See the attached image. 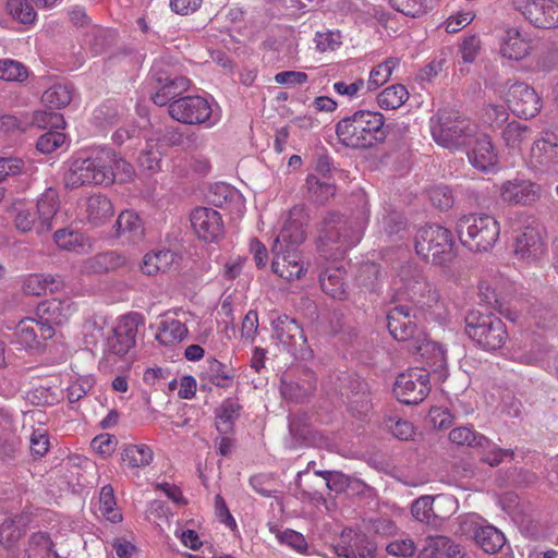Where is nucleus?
<instances>
[{"label": "nucleus", "mask_w": 558, "mask_h": 558, "mask_svg": "<svg viewBox=\"0 0 558 558\" xmlns=\"http://www.w3.org/2000/svg\"><path fill=\"white\" fill-rule=\"evenodd\" d=\"M426 1L427 0H388L392 9L413 17L425 13Z\"/></svg>", "instance_id": "69168bd1"}, {"label": "nucleus", "mask_w": 558, "mask_h": 558, "mask_svg": "<svg viewBox=\"0 0 558 558\" xmlns=\"http://www.w3.org/2000/svg\"><path fill=\"white\" fill-rule=\"evenodd\" d=\"M468 157L473 167L486 172L496 169L499 158L493 142H474Z\"/></svg>", "instance_id": "c756f323"}, {"label": "nucleus", "mask_w": 558, "mask_h": 558, "mask_svg": "<svg viewBox=\"0 0 558 558\" xmlns=\"http://www.w3.org/2000/svg\"><path fill=\"white\" fill-rule=\"evenodd\" d=\"M168 112L172 119L185 124H205L209 128L219 120L211 105L202 96L179 97L169 104Z\"/></svg>", "instance_id": "6e6552de"}, {"label": "nucleus", "mask_w": 558, "mask_h": 558, "mask_svg": "<svg viewBox=\"0 0 558 558\" xmlns=\"http://www.w3.org/2000/svg\"><path fill=\"white\" fill-rule=\"evenodd\" d=\"M410 352L418 354L430 371H442L447 365L446 350L436 341L427 339L426 335L421 338Z\"/></svg>", "instance_id": "393cba45"}, {"label": "nucleus", "mask_w": 558, "mask_h": 558, "mask_svg": "<svg viewBox=\"0 0 558 558\" xmlns=\"http://www.w3.org/2000/svg\"><path fill=\"white\" fill-rule=\"evenodd\" d=\"M532 39L515 27L508 28L500 41L499 52L502 58L521 61L532 52Z\"/></svg>", "instance_id": "4be33fe9"}, {"label": "nucleus", "mask_w": 558, "mask_h": 558, "mask_svg": "<svg viewBox=\"0 0 558 558\" xmlns=\"http://www.w3.org/2000/svg\"><path fill=\"white\" fill-rule=\"evenodd\" d=\"M23 558H59V555L50 535L38 531L28 536Z\"/></svg>", "instance_id": "c85d7f7f"}, {"label": "nucleus", "mask_w": 558, "mask_h": 558, "mask_svg": "<svg viewBox=\"0 0 558 558\" xmlns=\"http://www.w3.org/2000/svg\"><path fill=\"white\" fill-rule=\"evenodd\" d=\"M387 327L390 335L400 342H407V349L421 341L425 335L416 323V315L408 304H398L387 313Z\"/></svg>", "instance_id": "1a4fd4ad"}, {"label": "nucleus", "mask_w": 558, "mask_h": 558, "mask_svg": "<svg viewBox=\"0 0 558 558\" xmlns=\"http://www.w3.org/2000/svg\"><path fill=\"white\" fill-rule=\"evenodd\" d=\"M60 201L59 193L53 187H48L39 196L36 204V214L38 216V223L36 233L38 235L48 233L53 227V219L59 211Z\"/></svg>", "instance_id": "5701e85b"}, {"label": "nucleus", "mask_w": 558, "mask_h": 558, "mask_svg": "<svg viewBox=\"0 0 558 558\" xmlns=\"http://www.w3.org/2000/svg\"><path fill=\"white\" fill-rule=\"evenodd\" d=\"M363 223V221H353L337 213L328 214L323 220L318 236L319 255L326 260L341 258L348 250L361 241Z\"/></svg>", "instance_id": "7ed1b4c3"}, {"label": "nucleus", "mask_w": 558, "mask_h": 558, "mask_svg": "<svg viewBox=\"0 0 558 558\" xmlns=\"http://www.w3.org/2000/svg\"><path fill=\"white\" fill-rule=\"evenodd\" d=\"M430 390L429 371L427 368H410L401 373L395 383L393 393L404 404L422 402Z\"/></svg>", "instance_id": "9d476101"}, {"label": "nucleus", "mask_w": 558, "mask_h": 558, "mask_svg": "<svg viewBox=\"0 0 558 558\" xmlns=\"http://www.w3.org/2000/svg\"><path fill=\"white\" fill-rule=\"evenodd\" d=\"M53 240L64 251L83 252L85 248V236L78 231L59 229L54 232Z\"/></svg>", "instance_id": "de8ad7c7"}, {"label": "nucleus", "mask_w": 558, "mask_h": 558, "mask_svg": "<svg viewBox=\"0 0 558 558\" xmlns=\"http://www.w3.org/2000/svg\"><path fill=\"white\" fill-rule=\"evenodd\" d=\"M16 336L21 344L32 347L37 341L36 319L26 318L21 320Z\"/></svg>", "instance_id": "774afa93"}, {"label": "nucleus", "mask_w": 558, "mask_h": 558, "mask_svg": "<svg viewBox=\"0 0 558 558\" xmlns=\"http://www.w3.org/2000/svg\"><path fill=\"white\" fill-rule=\"evenodd\" d=\"M478 439L482 441L477 448L482 453L481 460L490 466H497L505 458H512L514 454L511 449H501L487 437H480Z\"/></svg>", "instance_id": "a18cd8bd"}, {"label": "nucleus", "mask_w": 558, "mask_h": 558, "mask_svg": "<svg viewBox=\"0 0 558 558\" xmlns=\"http://www.w3.org/2000/svg\"><path fill=\"white\" fill-rule=\"evenodd\" d=\"M27 123L14 114L0 117V136H19L25 132Z\"/></svg>", "instance_id": "0e129e2a"}, {"label": "nucleus", "mask_w": 558, "mask_h": 558, "mask_svg": "<svg viewBox=\"0 0 558 558\" xmlns=\"http://www.w3.org/2000/svg\"><path fill=\"white\" fill-rule=\"evenodd\" d=\"M385 427L398 439L409 440L414 435V426L411 422L400 417H388L384 422Z\"/></svg>", "instance_id": "680f3d73"}, {"label": "nucleus", "mask_w": 558, "mask_h": 558, "mask_svg": "<svg viewBox=\"0 0 558 558\" xmlns=\"http://www.w3.org/2000/svg\"><path fill=\"white\" fill-rule=\"evenodd\" d=\"M530 158L534 166L558 170V142H533Z\"/></svg>", "instance_id": "7c9ffc66"}, {"label": "nucleus", "mask_w": 558, "mask_h": 558, "mask_svg": "<svg viewBox=\"0 0 558 558\" xmlns=\"http://www.w3.org/2000/svg\"><path fill=\"white\" fill-rule=\"evenodd\" d=\"M208 373L210 383L219 388H229L233 384L234 375L216 359L208 361Z\"/></svg>", "instance_id": "6e6d98bb"}, {"label": "nucleus", "mask_w": 558, "mask_h": 558, "mask_svg": "<svg viewBox=\"0 0 558 558\" xmlns=\"http://www.w3.org/2000/svg\"><path fill=\"white\" fill-rule=\"evenodd\" d=\"M305 240L302 223L296 220L288 221L277 235L272 246V271L279 277L291 281L300 279L307 267L299 246Z\"/></svg>", "instance_id": "f257e3e1"}, {"label": "nucleus", "mask_w": 558, "mask_h": 558, "mask_svg": "<svg viewBox=\"0 0 558 558\" xmlns=\"http://www.w3.org/2000/svg\"><path fill=\"white\" fill-rule=\"evenodd\" d=\"M433 140H458L475 135L476 124L470 119L450 112H438L429 120Z\"/></svg>", "instance_id": "ddd939ff"}, {"label": "nucleus", "mask_w": 558, "mask_h": 558, "mask_svg": "<svg viewBox=\"0 0 558 558\" xmlns=\"http://www.w3.org/2000/svg\"><path fill=\"white\" fill-rule=\"evenodd\" d=\"M61 282L52 276L39 274L29 275L23 282V291L28 295L39 296L46 294L47 291L53 292L58 290Z\"/></svg>", "instance_id": "a19ab883"}, {"label": "nucleus", "mask_w": 558, "mask_h": 558, "mask_svg": "<svg viewBox=\"0 0 558 558\" xmlns=\"http://www.w3.org/2000/svg\"><path fill=\"white\" fill-rule=\"evenodd\" d=\"M113 205L105 195L94 194L86 201V217L94 226L104 225L113 216Z\"/></svg>", "instance_id": "473e14b6"}, {"label": "nucleus", "mask_w": 558, "mask_h": 558, "mask_svg": "<svg viewBox=\"0 0 558 558\" xmlns=\"http://www.w3.org/2000/svg\"><path fill=\"white\" fill-rule=\"evenodd\" d=\"M32 123L34 126L46 131L39 135L38 140H59L60 137H65L63 133L65 121L61 113L36 111Z\"/></svg>", "instance_id": "bb28decb"}, {"label": "nucleus", "mask_w": 558, "mask_h": 558, "mask_svg": "<svg viewBox=\"0 0 558 558\" xmlns=\"http://www.w3.org/2000/svg\"><path fill=\"white\" fill-rule=\"evenodd\" d=\"M154 452L151 448L145 444L129 445L124 448L122 460L130 468H144L153 461Z\"/></svg>", "instance_id": "37998d69"}, {"label": "nucleus", "mask_w": 558, "mask_h": 558, "mask_svg": "<svg viewBox=\"0 0 558 558\" xmlns=\"http://www.w3.org/2000/svg\"><path fill=\"white\" fill-rule=\"evenodd\" d=\"M129 257L118 251H105L85 258L80 265L82 275H102L128 265Z\"/></svg>", "instance_id": "aec40b11"}, {"label": "nucleus", "mask_w": 558, "mask_h": 558, "mask_svg": "<svg viewBox=\"0 0 558 558\" xmlns=\"http://www.w3.org/2000/svg\"><path fill=\"white\" fill-rule=\"evenodd\" d=\"M14 227L22 233L36 231L38 216L33 208L19 207L15 209Z\"/></svg>", "instance_id": "052dcab7"}, {"label": "nucleus", "mask_w": 558, "mask_h": 558, "mask_svg": "<svg viewBox=\"0 0 558 558\" xmlns=\"http://www.w3.org/2000/svg\"><path fill=\"white\" fill-rule=\"evenodd\" d=\"M242 410L238 400L228 398L216 409V428L221 435H228L233 432L234 423L240 416Z\"/></svg>", "instance_id": "72a5a7b5"}, {"label": "nucleus", "mask_w": 558, "mask_h": 558, "mask_svg": "<svg viewBox=\"0 0 558 558\" xmlns=\"http://www.w3.org/2000/svg\"><path fill=\"white\" fill-rule=\"evenodd\" d=\"M322 290L332 299L345 296L344 270L341 267H328L319 275Z\"/></svg>", "instance_id": "c9c22d12"}, {"label": "nucleus", "mask_w": 558, "mask_h": 558, "mask_svg": "<svg viewBox=\"0 0 558 558\" xmlns=\"http://www.w3.org/2000/svg\"><path fill=\"white\" fill-rule=\"evenodd\" d=\"M409 99L408 89L401 84H395L385 88L377 97L378 105L385 110L400 108Z\"/></svg>", "instance_id": "79ce46f5"}, {"label": "nucleus", "mask_w": 558, "mask_h": 558, "mask_svg": "<svg viewBox=\"0 0 558 558\" xmlns=\"http://www.w3.org/2000/svg\"><path fill=\"white\" fill-rule=\"evenodd\" d=\"M177 262V254L171 250H159L147 253L141 266L142 271L147 276H156L159 272H166Z\"/></svg>", "instance_id": "2f4dec72"}, {"label": "nucleus", "mask_w": 558, "mask_h": 558, "mask_svg": "<svg viewBox=\"0 0 558 558\" xmlns=\"http://www.w3.org/2000/svg\"><path fill=\"white\" fill-rule=\"evenodd\" d=\"M316 48L320 52L333 51L341 45V35L339 32H318L315 35Z\"/></svg>", "instance_id": "338daca9"}, {"label": "nucleus", "mask_w": 558, "mask_h": 558, "mask_svg": "<svg viewBox=\"0 0 558 558\" xmlns=\"http://www.w3.org/2000/svg\"><path fill=\"white\" fill-rule=\"evenodd\" d=\"M160 161L161 153L157 145H147L137 158L141 168L153 172L160 169Z\"/></svg>", "instance_id": "e2e57ef3"}, {"label": "nucleus", "mask_w": 558, "mask_h": 558, "mask_svg": "<svg viewBox=\"0 0 558 558\" xmlns=\"http://www.w3.org/2000/svg\"><path fill=\"white\" fill-rule=\"evenodd\" d=\"M434 498L433 515L436 519V525L449 519L458 509V501L452 495L440 494Z\"/></svg>", "instance_id": "3c124183"}, {"label": "nucleus", "mask_w": 558, "mask_h": 558, "mask_svg": "<svg viewBox=\"0 0 558 558\" xmlns=\"http://www.w3.org/2000/svg\"><path fill=\"white\" fill-rule=\"evenodd\" d=\"M514 253L521 258H537L544 253V242L538 230L526 227L515 240Z\"/></svg>", "instance_id": "cd10ccee"}, {"label": "nucleus", "mask_w": 558, "mask_h": 558, "mask_svg": "<svg viewBox=\"0 0 558 558\" xmlns=\"http://www.w3.org/2000/svg\"><path fill=\"white\" fill-rule=\"evenodd\" d=\"M7 9L14 20L23 24L33 23L36 16L34 8L27 0H10Z\"/></svg>", "instance_id": "4d7b16f0"}, {"label": "nucleus", "mask_w": 558, "mask_h": 558, "mask_svg": "<svg viewBox=\"0 0 558 558\" xmlns=\"http://www.w3.org/2000/svg\"><path fill=\"white\" fill-rule=\"evenodd\" d=\"M73 98V88L68 84H54L46 89L41 96L45 106L61 109L66 107Z\"/></svg>", "instance_id": "ea45409f"}, {"label": "nucleus", "mask_w": 558, "mask_h": 558, "mask_svg": "<svg viewBox=\"0 0 558 558\" xmlns=\"http://www.w3.org/2000/svg\"><path fill=\"white\" fill-rule=\"evenodd\" d=\"M189 330L180 320L169 318L160 322L156 339L163 345L180 342L186 338Z\"/></svg>", "instance_id": "58836bf2"}, {"label": "nucleus", "mask_w": 558, "mask_h": 558, "mask_svg": "<svg viewBox=\"0 0 558 558\" xmlns=\"http://www.w3.org/2000/svg\"><path fill=\"white\" fill-rule=\"evenodd\" d=\"M541 192V186L531 180L514 179L502 183L500 197L509 205L529 206L539 199Z\"/></svg>", "instance_id": "a211bd4d"}, {"label": "nucleus", "mask_w": 558, "mask_h": 558, "mask_svg": "<svg viewBox=\"0 0 558 558\" xmlns=\"http://www.w3.org/2000/svg\"><path fill=\"white\" fill-rule=\"evenodd\" d=\"M507 101L518 116L524 119L535 117L542 107V101L533 87L523 82H508Z\"/></svg>", "instance_id": "2eb2a0df"}, {"label": "nucleus", "mask_w": 558, "mask_h": 558, "mask_svg": "<svg viewBox=\"0 0 558 558\" xmlns=\"http://www.w3.org/2000/svg\"><path fill=\"white\" fill-rule=\"evenodd\" d=\"M112 150L102 149L95 158H87L80 167L83 183L110 185L114 182L112 172Z\"/></svg>", "instance_id": "f3484780"}, {"label": "nucleus", "mask_w": 558, "mask_h": 558, "mask_svg": "<svg viewBox=\"0 0 558 558\" xmlns=\"http://www.w3.org/2000/svg\"><path fill=\"white\" fill-rule=\"evenodd\" d=\"M306 186L311 198L316 203H325L336 193V186L328 182H322L314 174H308L306 178Z\"/></svg>", "instance_id": "8fccbe9b"}, {"label": "nucleus", "mask_w": 558, "mask_h": 558, "mask_svg": "<svg viewBox=\"0 0 558 558\" xmlns=\"http://www.w3.org/2000/svg\"><path fill=\"white\" fill-rule=\"evenodd\" d=\"M347 385L341 388L340 393L345 396L352 410L359 413L366 412L371 404L368 385L359 377L348 376L343 379Z\"/></svg>", "instance_id": "a878e982"}, {"label": "nucleus", "mask_w": 558, "mask_h": 558, "mask_svg": "<svg viewBox=\"0 0 558 558\" xmlns=\"http://www.w3.org/2000/svg\"><path fill=\"white\" fill-rule=\"evenodd\" d=\"M75 312L73 303L65 299H49L38 304L36 316L43 322L60 326Z\"/></svg>", "instance_id": "b1692460"}, {"label": "nucleus", "mask_w": 558, "mask_h": 558, "mask_svg": "<svg viewBox=\"0 0 558 558\" xmlns=\"http://www.w3.org/2000/svg\"><path fill=\"white\" fill-rule=\"evenodd\" d=\"M141 323V315L128 314L119 320L108 338V350L116 355L126 354L135 345L137 328Z\"/></svg>", "instance_id": "dca6fc26"}, {"label": "nucleus", "mask_w": 558, "mask_h": 558, "mask_svg": "<svg viewBox=\"0 0 558 558\" xmlns=\"http://www.w3.org/2000/svg\"><path fill=\"white\" fill-rule=\"evenodd\" d=\"M511 5L534 27H558V3L555 0H511Z\"/></svg>", "instance_id": "f8f14e48"}, {"label": "nucleus", "mask_w": 558, "mask_h": 558, "mask_svg": "<svg viewBox=\"0 0 558 558\" xmlns=\"http://www.w3.org/2000/svg\"><path fill=\"white\" fill-rule=\"evenodd\" d=\"M391 301H409L422 310L438 305L439 292L427 280L423 270L413 262L402 264L390 284Z\"/></svg>", "instance_id": "f03ea898"}, {"label": "nucleus", "mask_w": 558, "mask_h": 558, "mask_svg": "<svg viewBox=\"0 0 558 558\" xmlns=\"http://www.w3.org/2000/svg\"><path fill=\"white\" fill-rule=\"evenodd\" d=\"M317 388V378L308 368L296 366L288 369L280 378L281 396L292 402H303Z\"/></svg>", "instance_id": "9b49d317"}, {"label": "nucleus", "mask_w": 558, "mask_h": 558, "mask_svg": "<svg viewBox=\"0 0 558 558\" xmlns=\"http://www.w3.org/2000/svg\"><path fill=\"white\" fill-rule=\"evenodd\" d=\"M380 266L374 262H367L361 265L356 275L357 284L369 292H375L381 282Z\"/></svg>", "instance_id": "c03bdc74"}, {"label": "nucleus", "mask_w": 558, "mask_h": 558, "mask_svg": "<svg viewBox=\"0 0 558 558\" xmlns=\"http://www.w3.org/2000/svg\"><path fill=\"white\" fill-rule=\"evenodd\" d=\"M274 337L289 350H302L306 343L304 331L292 317L282 314L271 322Z\"/></svg>", "instance_id": "412c9836"}, {"label": "nucleus", "mask_w": 558, "mask_h": 558, "mask_svg": "<svg viewBox=\"0 0 558 558\" xmlns=\"http://www.w3.org/2000/svg\"><path fill=\"white\" fill-rule=\"evenodd\" d=\"M453 238L447 228L430 225L421 228L415 236V252L426 263L445 265L454 257Z\"/></svg>", "instance_id": "0eeeda50"}, {"label": "nucleus", "mask_w": 558, "mask_h": 558, "mask_svg": "<svg viewBox=\"0 0 558 558\" xmlns=\"http://www.w3.org/2000/svg\"><path fill=\"white\" fill-rule=\"evenodd\" d=\"M425 542L430 547L447 555L449 558H463L464 553L459 544H456L451 538L444 535H432L425 538Z\"/></svg>", "instance_id": "5fc2aeb1"}, {"label": "nucleus", "mask_w": 558, "mask_h": 558, "mask_svg": "<svg viewBox=\"0 0 558 558\" xmlns=\"http://www.w3.org/2000/svg\"><path fill=\"white\" fill-rule=\"evenodd\" d=\"M28 77L27 68L13 59L0 60V80L22 83Z\"/></svg>", "instance_id": "603ef678"}, {"label": "nucleus", "mask_w": 558, "mask_h": 558, "mask_svg": "<svg viewBox=\"0 0 558 558\" xmlns=\"http://www.w3.org/2000/svg\"><path fill=\"white\" fill-rule=\"evenodd\" d=\"M23 534L24 530L16 524L15 520L5 519L0 524V546L7 549L12 548Z\"/></svg>", "instance_id": "13d9d810"}, {"label": "nucleus", "mask_w": 558, "mask_h": 558, "mask_svg": "<svg viewBox=\"0 0 558 558\" xmlns=\"http://www.w3.org/2000/svg\"><path fill=\"white\" fill-rule=\"evenodd\" d=\"M473 533L475 543L487 554L498 553L506 543L504 533L493 525L476 526Z\"/></svg>", "instance_id": "f704fd0d"}, {"label": "nucleus", "mask_w": 558, "mask_h": 558, "mask_svg": "<svg viewBox=\"0 0 558 558\" xmlns=\"http://www.w3.org/2000/svg\"><path fill=\"white\" fill-rule=\"evenodd\" d=\"M99 511L111 523L122 521V513L117 509V501L111 485H105L99 494Z\"/></svg>", "instance_id": "49530a36"}, {"label": "nucleus", "mask_w": 558, "mask_h": 558, "mask_svg": "<svg viewBox=\"0 0 558 558\" xmlns=\"http://www.w3.org/2000/svg\"><path fill=\"white\" fill-rule=\"evenodd\" d=\"M376 545L365 535H356L349 545H339L337 555L343 558H375Z\"/></svg>", "instance_id": "4c0bfd02"}, {"label": "nucleus", "mask_w": 558, "mask_h": 558, "mask_svg": "<svg viewBox=\"0 0 558 558\" xmlns=\"http://www.w3.org/2000/svg\"><path fill=\"white\" fill-rule=\"evenodd\" d=\"M151 77L155 82L154 88L156 89L151 94V100L160 107L169 105L191 87V81L187 77L169 74L158 69V66L153 68Z\"/></svg>", "instance_id": "4468645a"}, {"label": "nucleus", "mask_w": 558, "mask_h": 558, "mask_svg": "<svg viewBox=\"0 0 558 558\" xmlns=\"http://www.w3.org/2000/svg\"><path fill=\"white\" fill-rule=\"evenodd\" d=\"M457 232L463 246L472 252H488L499 239L500 226L488 214L464 215L457 221Z\"/></svg>", "instance_id": "39448f33"}, {"label": "nucleus", "mask_w": 558, "mask_h": 558, "mask_svg": "<svg viewBox=\"0 0 558 558\" xmlns=\"http://www.w3.org/2000/svg\"><path fill=\"white\" fill-rule=\"evenodd\" d=\"M404 124H385V118L380 112L361 110L338 122L336 133L338 140H384L387 136L402 134Z\"/></svg>", "instance_id": "20e7f679"}, {"label": "nucleus", "mask_w": 558, "mask_h": 558, "mask_svg": "<svg viewBox=\"0 0 558 558\" xmlns=\"http://www.w3.org/2000/svg\"><path fill=\"white\" fill-rule=\"evenodd\" d=\"M480 437L485 436L476 433L474 429L468 426L456 427L449 433V439L451 442L458 446H468L475 449H477L480 446Z\"/></svg>", "instance_id": "bf43d9fd"}, {"label": "nucleus", "mask_w": 558, "mask_h": 558, "mask_svg": "<svg viewBox=\"0 0 558 558\" xmlns=\"http://www.w3.org/2000/svg\"><path fill=\"white\" fill-rule=\"evenodd\" d=\"M118 236H126L130 241H138L144 235L142 219L132 210L122 211L116 221Z\"/></svg>", "instance_id": "e433bc0d"}, {"label": "nucleus", "mask_w": 558, "mask_h": 558, "mask_svg": "<svg viewBox=\"0 0 558 558\" xmlns=\"http://www.w3.org/2000/svg\"><path fill=\"white\" fill-rule=\"evenodd\" d=\"M398 65V59L389 58L375 66L369 73L367 89L375 90L387 83Z\"/></svg>", "instance_id": "09e8293b"}, {"label": "nucleus", "mask_w": 558, "mask_h": 558, "mask_svg": "<svg viewBox=\"0 0 558 558\" xmlns=\"http://www.w3.org/2000/svg\"><path fill=\"white\" fill-rule=\"evenodd\" d=\"M464 320L465 333L483 350L496 351L501 349L508 340L505 323L490 312L472 310Z\"/></svg>", "instance_id": "423d86ee"}, {"label": "nucleus", "mask_w": 558, "mask_h": 558, "mask_svg": "<svg viewBox=\"0 0 558 558\" xmlns=\"http://www.w3.org/2000/svg\"><path fill=\"white\" fill-rule=\"evenodd\" d=\"M433 496H422L415 499L411 506V513L415 520L427 525L436 526V519L433 515Z\"/></svg>", "instance_id": "864d4df0"}, {"label": "nucleus", "mask_w": 558, "mask_h": 558, "mask_svg": "<svg viewBox=\"0 0 558 558\" xmlns=\"http://www.w3.org/2000/svg\"><path fill=\"white\" fill-rule=\"evenodd\" d=\"M191 225L197 236L206 242L217 241L223 231L220 214L208 207L195 208L191 214Z\"/></svg>", "instance_id": "6ab92c4d"}]
</instances>
